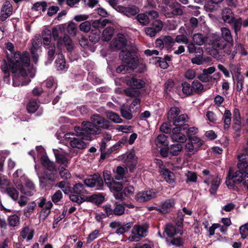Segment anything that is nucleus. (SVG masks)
Returning a JSON list of instances; mask_svg holds the SVG:
<instances>
[{"instance_id":"obj_49","label":"nucleus","mask_w":248,"mask_h":248,"mask_svg":"<svg viewBox=\"0 0 248 248\" xmlns=\"http://www.w3.org/2000/svg\"><path fill=\"white\" fill-rule=\"evenodd\" d=\"M105 200L104 196L102 193L93 195V203L96 205L102 203Z\"/></svg>"},{"instance_id":"obj_26","label":"nucleus","mask_w":248,"mask_h":248,"mask_svg":"<svg viewBox=\"0 0 248 248\" xmlns=\"http://www.w3.org/2000/svg\"><path fill=\"white\" fill-rule=\"evenodd\" d=\"M115 83L117 88L115 89V93L117 94H123L124 93V78L117 77L115 79Z\"/></svg>"},{"instance_id":"obj_45","label":"nucleus","mask_w":248,"mask_h":248,"mask_svg":"<svg viewBox=\"0 0 248 248\" xmlns=\"http://www.w3.org/2000/svg\"><path fill=\"white\" fill-rule=\"evenodd\" d=\"M188 116L186 114H182L177 116L173 121V124L175 126H182L181 123L187 121Z\"/></svg>"},{"instance_id":"obj_57","label":"nucleus","mask_w":248,"mask_h":248,"mask_svg":"<svg viewBox=\"0 0 248 248\" xmlns=\"http://www.w3.org/2000/svg\"><path fill=\"white\" fill-rule=\"evenodd\" d=\"M192 90L197 93H200L203 91V86L198 81H194L192 83Z\"/></svg>"},{"instance_id":"obj_3","label":"nucleus","mask_w":248,"mask_h":248,"mask_svg":"<svg viewBox=\"0 0 248 248\" xmlns=\"http://www.w3.org/2000/svg\"><path fill=\"white\" fill-rule=\"evenodd\" d=\"M138 49L133 42L125 41V72L142 73L147 70L146 65L137 55Z\"/></svg>"},{"instance_id":"obj_32","label":"nucleus","mask_w":248,"mask_h":248,"mask_svg":"<svg viewBox=\"0 0 248 248\" xmlns=\"http://www.w3.org/2000/svg\"><path fill=\"white\" fill-rule=\"evenodd\" d=\"M42 39L43 40L44 47L48 46L51 44L50 38L51 37V32L48 30L46 29L43 31L42 32Z\"/></svg>"},{"instance_id":"obj_40","label":"nucleus","mask_w":248,"mask_h":248,"mask_svg":"<svg viewBox=\"0 0 248 248\" xmlns=\"http://www.w3.org/2000/svg\"><path fill=\"white\" fill-rule=\"evenodd\" d=\"M55 156L57 162L60 164L63 165L65 167H67V165L68 160L67 157L63 154L55 153Z\"/></svg>"},{"instance_id":"obj_10","label":"nucleus","mask_w":248,"mask_h":248,"mask_svg":"<svg viewBox=\"0 0 248 248\" xmlns=\"http://www.w3.org/2000/svg\"><path fill=\"white\" fill-rule=\"evenodd\" d=\"M232 180L235 183H243V185L247 186L248 189V173L244 174L240 171L235 172L232 175H231V171H229V175L226 181L227 185L231 184L230 181Z\"/></svg>"},{"instance_id":"obj_37","label":"nucleus","mask_w":248,"mask_h":248,"mask_svg":"<svg viewBox=\"0 0 248 248\" xmlns=\"http://www.w3.org/2000/svg\"><path fill=\"white\" fill-rule=\"evenodd\" d=\"M36 206L35 202L29 203L28 206L23 210L24 215L27 217H30L31 214L33 212Z\"/></svg>"},{"instance_id":"obj_17","label":"nucleus","mask_w":248,"mask_h":248,"mask_svg":"<svg viewBox=\"0 0 248 248\" xmlns=\"http://www.w3.org/2000/svg\"><path fill=\"white\" fill-rule=\"evenodd\" d=\"M17 71H19V74L20 76H16V74L17 73H12L13 74V85L14 87H18L20 85L21 86H25L28 85L31 81V80L30 78L28 79H26L25 78L27 76L26 75L25 76H23L20 73L19 70H18ZM27 75L28 74L27 73Z\"/></svg>"},{"instance_id":"obj_39","label":"nucleus","mask_w":248,"mask_h":248,"mask_svg":"<svg viewBox=\"0 0 248 248\" xmlns=\"http://www.w3.org/2000/svg\"><path fill=\"white\" fill-rule=\"evenodd\" d=\"M45 47L48 50L47 52L48 60L52 62L54 59V55L56 50L55 43H51V44L49 46H46Z\"/></svg>"},{"instance_id":"obj_52","label":"nucleus","mask_w":248,"mask_h":248,"mask_svg":"<svg viewBox=\"0 0 248 248\" xmlns=\"http://www.w3.org/2000/svg\"><path fill=\"white\" fill-rule=\"evenodd\" d=\"M91 23L89 21H85L81 23L79 25V29L84 32H88L91 31Z\"/></svg>"},{"instance_id":"obj_2","label":"nucleus","mask_w":248,"mask_h":248,"mask_svg":"<svg viewBox=\"0 0 248 248\" xmlns=\"http://www.w3.org/2000/svg\"><path fill=\"white\" fill-rule=\"evenodd\" d=\"M5 45L12 55L11 56L6 52V60L3 59L2 61L0 69L3 74L4 82L9 84L10 70L13 73L17 72L19 70L23 76L27 75V71L25 67L30 66V58L27 51H24L22 53L19 51H15L14 45L11 42L5 43Z\"/></svg>"},{"instance_id":"obj_24","label":"nucleus","mask_w":248,"mask_h":248,"mask_svg":"<svg viewBox=\"0 0 248 248\" xmlns=\"http://www.w3.org/2000/svg\"><path fill=\"white\" fill-rule=\"evenodd\" d=\"M56 66L58 70H65L68 68V65L66 63L64 56L61 54L55 61Z\"/></svg>"},{"instance_id":"obj_56","label":"nucleus","mask_w":248,"mask_h":248,"mask_svg":"<svg viewBox=\"0 0 248 248\" xmlns=\"http://www.w3.org/2000/svg\"><path fill=\"white\" fill-rule=\"evenodd\" d=\"M116 175L114 176V179L116 180H123L124 178V168L122 166H118L116 168Z\"/></svg>"},{"instance_id":"obj_48","label":"nucleus","mask_w":248,"mask_h":248,"mask_svg":"<svg viewBox=\"0 0 248 248\" xmlns=\"http://www.w3.org/2000/svg\"><path fill=\"white\" fill-rule=\"evenodd\" d=\"M170 138L173 141L182 143L185 142L186 140V137L181 133L176 135L171 134Z\"/></svg>"},{"instance_id":"obj_31","label":"nucleus","mask_w":248,"mask_h":248,"mask_svg":"<svg viewBox=\"0 0 248 248\" xmlns=\"http://www.w3.org/2000/svg\"><path fill=\"white\" fill-rule=\"evenodd\" d=\"M192 41L198 46H202L206 41V38L201 33H195L192 36Z\"/></svg>"},{"instance_id":"obj_60","label":"nucleus","mask_w":248,"mask_h":248,"mask_svg":"<svg viewBox=\"0 0 248 248\" xmlns=\"http://www.w3.org/2000/svg\"><path fill=\"white\" fill-rule=\"evenodd\" d=\"M186 177V182H196L197 179V174L193 171H188L185 174Z\"/></svg>"},{"instance_id":"obj_19","label":"nucleus","mask_w":248,"mask_h":248,"mask_svg":"<svg viewBox=\"0 0 248 248\" xmlns=\"http://www.w3.org/2000/svg\"><path fill=\"white\" fill-rule=\"evenodd\" d=\"M175 203V201L173 199L166 200L161 204L159 212L164 214L170 212L174 207Z\"/></svg>"},{"instance_id":"obj_9","label":"nucleus","mask_w":248,"mask_h":248,"mask_svg":"<svg viewBox=\"0 0 248 248\" xmlns=\"http://www.w3.org/2000/svg\"><path fill=\"white\" fill-rule=\"evenodd\" d=\"M85 185L89 187H93L95 189H101L104 186V182L101 175L95 173L89 178L84 179Z\"/></svg>"},{"instance_id":"obj_64","label":"nucleus","mask_w":248,"mask_h":248,"mask_svg":"<svg viewBox=\"0 0 248 248\" xmlns=\"http://www.w3.org/2000/svg\"><path fill=\"white\" fill-rule=\"evenodd\" d=\"M241 237L245 239L248 235V223L241 226L239 229Z\"/></svg>"},{"instance_id":"obj_42","label":"nucleus","mask_w":248,"mask_h":248,"mask_svg":"<svg viewBox=\"0 0 248 248\" xmlns=\"http://www.w3.org/2000/svg\"><path fill=\"white\" fill-rule=\"evenodd\" d=\"M42 45V38L35 36L32 40V46L31 50L38 51V50L41 47Z\"/></svg>"},{"instance_id":"obj_12","label":"nucleus","mask_w":248,"mask_h":248,"mask_svg":"<svg viewBox=\"0 0 248 248\" xmlns=\"http://www.w3.org/2000/svg\"><path fill=\"white\" fill-rule=\"evenodd\" d=\"M157 191L155 189H150L141 191L137 194L136 199L142 202H147L157 197Z\"/></svg>"},{"instance_id":"obj_63","label":"nucleus","mask_w":248,"mask_h":248,"mask_svg":"<svg viewBox=\"0 0 248 248\" xmlns=\"http://www.w3.org/2000/svg\"><path fill=\"white\" fill-rule=\"evenodd\" d=\"M241 117L239 110L235 108L233 111V120L235 124L240 126L241 124Z\"/></svg>"},{"instance_id":"obj_30","label":"nucleus","mask_w":248,"mask_h":248,"mask_svg":"<svg viewBox=\"0 0 248 248\" xmlns=\"http://www.w3.org/2000/svg\"><path fill=\"white\" fill-rule=\"evenodd\" d=\"M226 43L220 37L215 38L212 42V46L217 50H222Z\"/></svg>"},{"instance_id":"obj_27","label":"nucleus","mask_w":248,"mask_h":248,"mask_svg":"<svg viewBox=\"0 0 248 248\" xmlns=\"http://www.w3.org/2000/svg\"><path fill=\"white\" fill-rule=\"evenodd\" d=\"M114 30L111 27H107L102 32V40L108 42L110 41L114 34Z\"/></svg>"},{"instance_id":"obj_47","label":"nucleus","mask_w":248,"mask_h":248,"mask_svg":"<svg viewBox=\"0 0 248 248\" xmlns=\"http://www.w3.org/2000/svg\"><path fill=\"white\" fill-rule=\"evenodd\" d=\"M231 116L232 114L231 111L229 110H226L225 111L223 119L224 122V128L225 129H227L230 125L231 124Z\"/></svg>"},{"instance_id":"obj_5","label":"nucleus","mask_w":248,"mask_h":248,"mask_svg":"<svg viewBox=\"0 0 248 248\" xmlns=\"http://www.w3.org/2000/svg\"><path fill=\"white\" fill-rule=\"evenodd\" d=\"M103 177L105 184L113 192V195L116 199L122 200L124 198V183L122 181L117 182L114 179V176L112 177L111 172L108 170L103 171Z\"/></svg>"},{"instance_id":"obj_55","label":"nucleus","mask_w":248,"mask_h":248,"mask_svg":"<svg viewBox=\"0 0 248 248\" xmlns=\"http://www.w3.org/2000/svg\"><path fill=\"white\" fill-rule=\"evenodd\" d=\"M59 174L61 177L66 180L71 177V173L69 170L63 167H62L59 170Z\"/></svg>"},{"instance_id":"obj_62","label":"nucleus","mask_w":248,"mask_h":248,"mask_svg":"<svg viewBox=\"0 0 248 248\" xmlns=\"http://www.w3.org/2000/svg\"><path fill=\"white\" fill-rule=\"evenodd\" d=\"M182 91L186 95H190L192 92V87L186 82L182 83Z\"/></svg>"},{"instance_id":"obj_7","label":"nucleus","mask_w":248,"mask_h":248,"mask_svg":"<svg viewBox=\"0 0 248 248\" xmlns=\"http://www.w3.org/2000/svg\"><path fill=\"white\" fill-rule=\"evenodd\" d=\"M57 171L44 170L43 174L39 177L40 186L42 188H52L56 181Z\"/></svg>"},{"instance_id":"obj_22","label":"nucleus","mask_w":248,"mask_h":248,"mask_svg":"<svg viewBox=\"0 0 248 248\" xmlns=\"http://www.w3.org/2000/svg\"><path fill=\"white\" fill-rule=\"evenodd\" d=\"M39 101L36 99L31 98L27 105V110L29 113H33L39 107Z\"/></svg>"},{"instance_id":"obj_41","label":"nucleus","mask_w":248,"mask_h":248,"mask_svg":"<svg viewBox=\"0 0 248 248\" xmlns=\"http://www.w3.org/2000/svg\"><path fill=\"white\" fill-rule=\"evenodd\" d=\"M183 149V146L179 143L171 145L169 147V152L173 155H177Z\"/></svg>"},{"instance_id":"obj_4","label":"nucleus","mask_w":248,"mask_h":248,"mask_svg":"<svg viewBox=\"0 0 248 248\" xmlns=\"http://www.w3.org/2000/svg\"><path fill=\"white\" fill-rule=\"evenodd\" d=\"M125 82L129 88L125 90V94L131 97H137L140 94V90L144 87L145 82L135 74H130L125 77Z\"/></svg>"},{"instance_id":"obj_34","label":"nucleus","mask_w":248,"mask_h":248,"mask_svg":"<svg viewBox=\"0 0 248 248\" xmlns=\"http://www.w3.org/2000/svg\"><path fill=\"white\" fill-rule=\"evenodd\" d=\"M106 116L109 120L115 123H120L122 121V119L120 116L112 111L106 112Z\"/></svg>"},{"instance_id":"obj_14","label":"nucleus","mask_w":248,"mask_h":248,"mask_svg":"<svg viewBox=\"0 0 248 248\" xmlns=\"http://www.w3.org/2000/svg\"><path fill=\"white\" fill-rule=\"evenodd\" d=\"M163 27V22L160 20H155L152 25L151 27L146 28L145 31L146 34L150 36H155L157 33L161 31Z\"/></svg>"},{"instance_id":"obj_36","label":"nucleus","mask_w":248,"mask_h":248,"mask_svg":"<svg viewBox=\"0 0 248 248\" xmlns=\"http://www.w3.org/2000/svg\"><path fill=\"white\" fill-rule=\"evenodd\" d=\"M100 30H96V31L91 30L90 34L89 35V40L93 44H96L100 40Z\"/></svg>"},{"instance_id":"obj_18","label":"nucleus","mask_w":248,"mask_h":248,"mask_svg":"<svg viewBox=\"0 0 248 248\" xmlns=\"http://www.w3.org/2000/svg\"><path fill=\"white\" fill-rule=\"evenodd\" d=\"M40 161L44 170L49 171H57L55 163L50 161L48 157L46 155H43L40 158Z\"/></svg>"},{"instance_id":"obj_44","label":"nucleus","mask_w":248,"mask_h":248,"mask_svg":"<svg viewBox=\"0 0 248 248\" xmlns=\"http://www.w3.org/2000/svg\"><path fill=\"white\" fill-rule=\"evenodd\" d=\"M156 145L158 147H161L163 145H167V137L164 134L159 135L155 140Z\"/></svg>"},{"instance_id":"obj_13","label":"nucleus","mask_w":248,"mask_h":248,"mask_svg":"<svg viewBox=\"0 0 248 248\" xmlns=\"http://www.w3.org/2000/svg\"><path fill=\"white\" fill-rule=\"evenodd\" d=\"M238 163L237 167L243 175L248 173V154L245 151L237 155Z\"/></svg>"},{"instance_id":"obj_38","label":"nucleus","mask_w":248,"mask_h":248,"mask_svg":"<svg viewBox=\"0 0 248 248\" xmlns=\"http://www.w3.org/2000/svg\"><path fill=\"white\" fill-rule=\"evenodd\" d=\"M233 47V44L232 43L225 44V46H223V48L222 50H223V52L227 54V55H231V57L232 59L234 58L236 52L233 51L232 52V48Z\"/></svg>"},{"instance_id":"obj_46","label":"nucleus","mask_w":248,"mask_h":248,"mask_svg":"<svg viewBox=\"0 0 248 248\" xmlns=\"http://www.w3.org/2000/svg\"><path fill=\"white\" fill-rule=\"evenodd\" d=\"M187 49L190 53H202L203 52L202 49L200 47H196L194 42L187 44Z\"/></svg>"},{"instance_id":"obj_20","label":"nucleus","mask_w":248,"mask_h":248,"mask_svg":"<svg viewBox=\"0 0 248 248\" xmlns=\"http://www.w3.org/2000/svg\"><path fill=\"white\" fill-rule=\"evenodd\" d=\"M64 43L66 49L69 52H71L73 49L72 40L70 37L67 35H64L63 37H60L57 42V46L60 47Z\"/></svg>"},{"instance_id":"obj_8","label":"nucleus","mask_w":248,"mask_h":248,"mask_svg":"<svg viewBox=\"0 0 248 248\" xmlns=\"http://www.w3.org/2000/svg\"><path fill=\"white\" fill-rule=\"evenodd\" d=\"M202 173L205 176L204 182L207 185H211V188L209 189L210 194L215 195L220 185V179L216 175H211L208 170H203Z\"/></svg>"},{"instance_id":"obj_29","label":"nucleus","mask_w":248,"mask_h":248,"mask_svg":"<svg viewBox=\"0 0 248 248\" xmlns=\"http://www.w3.org/2000/svg\"><path fill=\"white\" fill-rule=\"evenodd\" d=\"M164 232L168 237H171L177 233H180L176 227L171 224H167L165 228Z\"/></svg>"},{"instance_id":"obj_53","label":"nucleus","mask_w":248,"mask_h":248,"mask_svg":"<svg viewBox=\"0 0 248 248\" xmlns=\"http://www.w3.org/2000/svg\"><path fill=\"white\" fill-rule=\"evenodd\" d=\"M114 215L120 216L124 214V202L122 204L115 203V207L113 209Z\"/></svg>"},{"instance_id":"obj_59","label":"nucleus","mask_w":248,"mask_h":248,"mask_svg":"<svg viewBox=\"0 0 248 248\" xmlns=\"http://www.w3.org/2000/svg\"><path fill=\"white\" fill-rule=\"evenodd\" d=\"M198 132V129L197 128L195 127H191L189 128L187 131L186 134L187 135V136L188 137L189 140H193V139L194 138H198L197 137L193 136L195 135H196Z\"/></svg>"},{"instance_id":"obj_33","label":"nucleus","mask_w":248,"mask_h":248,"mask_svg":"<svg viewBox=\"0 0 248 248\" xmlns=\"http://www.w3.org/2000/svg\"><path fill=\"white\" fill-rule=\"evenodd\" d=\"M5 192L10 196L14 201H16L18 200L19 192L14 187H7L5 189Z\"/></svg>"},{"instance_id":"obj_1","label":"nucleus","mask_w":248,"mask_h":248,"mask_svg":"<svg viewBox=\"0 0 248 248\" xmlns=\"http://www.w3.org/2000/svg\"><path fill=\"white\" fill-rule=\"evenodd\" d=\"M91 120L92 122L83 121L81 126H75L74 130L77 137L70 138L68 137L69 134L65 135L66 138L70 140V144L71 147L79 149H84L87 146V143L83 140H92V135L100 134L101 129H109L110 125L108 121L100 115H93Z\"/></svg>"},{"instance_id":"obj_21","label":"nucleus","mask_w":248,"mask_h":248,"mask_svg":"<svg viewBox=\"0 0 248 248\" xmlns=\"http://www.w3.org/2000/svg\"><path fill=\"white\" fill-rule=\"evenodd\" d=\"M18 189L20 190L21 193L28 196H31L33 195L32 191L35 190V186L31 180H28L26 182L25 186L28 188L29 190L26 191L25 188L22 185H18Z\"/></svg>"},{"instance_id":"obj_50","label":"nucleus","mask_w":248,"mask_h":248,"mask_svg":"<svg viewBox=\"0 0 248 248\" xmlns=\"http://www.w3.org/2000/svg\"><path fill=\"white\" fill-rule=\"evenodd\" d=\"M137 18L138 21L142 25H146L150 22V19L146 14H139Z\"/></svg>"},{"instance_id":"obj_35","label":"nucleus","mask_w":248,"mask_h":248,"mask_svg":"<svg viewBox=\"0 0 248 248\" xmlns=\"http://www.w3.org/2000/svg\"><path fill=\"white\" fill-rule=\"evenodd\" d=\"M180 113V109L176 107H171L168 112V119L170 121L173 120L178 116Z\"/></svg>"},{"instance_id":"obj_6","label":"nucleus","mask_w":248,"mask_h":248,"mask_svg":"<svg viewBox=\"0 0 248 248\" xmlns=\"http://www.w3.org/2000/svg\"><path fill=\"white\" fill-rule=\"evenodd\" d=\"M110 46L113 51L121 50L119 57L122 63L116 69L117 73H121L124 70V34L118 33L110 42Z\"/></svg>"},{"instance_id":"obj_16","label":"nucleus","mask_w":248,"mask_h":248,"mask_svg":"<svg viewBox=\"0 0 248 248\" xmlns=\"http://www.w3.org/2000/svg\"><path fill=\"white\" fill-rule=\"evenodd\" d=\"M137 164V157L135 156L134 151L130 152L127 155V158L125 160V168L126 171L128 172V169L129 172H132L133 170L135 168Z\"/></svg>"},{"instance_id":"obj_25","label":"nucleus","mask_w":248,"mask_h":248,"mask_svg":"<svg viewBox=\"0 0 248 248\" xmlns=\"http://www.w3.org/2000/svg\"><path fill=\"white\" fill-rule=\"evenodd\" d=\"M161 174L166 181L169 184H172L175 181L174 173L167 169H164L161 171Z\"/></svg>"},{"instance_id":"obj_23","label":"nucleus","mask_w":248,"mask_h":248,"mask_svg":"<svg viewBox=\"0 0 248 248\" xmlns=\"http://www.w3.org/2000/svg\"><path fill=\"white\" fill-rule=\"evenodd\" d=\"M222 17L225 22L231 23L234 19L232 10L228 8H225L222 10Z\"/></svg>"},{"instance_id":"obj_51","label":"nucleus","mask_w":248,"mask_h":248,"mask_svg":"<svg viewBox=\"0 0 248 248\" xmlns=\"http://www.w3.org/2000/svg\"><path fill=\"white\" fill-rule=\"evenodd\" d=\"M139 12V9L136 6L125 8V15L131 16L136 15Z\"/></svg>"},{"instance_id":"obj_61","label":"nucleus","mask_w":248,"mask_h":248,"mask_svg":"<svg viewBox=\"0 0 248 248\" xmlns=\"http://www.w3.org/2000/svg\"><path fill=\"white\" fill-rule=\"evenodd\" d=\"M8 221L10 226L15 227L19 223V218L16 215H13L9 217Z\"/></svg>"},{"instance_id":"obj_28","label":"nucleus","mask_w":248,"mask_h":248,"mask_svg":"<svg viewBox=\"0 0 248 248\" xmlns=\"http://www.w3.org/2000/svg\"><path fill=\"white\" fill-rule=\"evenodd\" d=\"M221 36L224 41L228 43H232L233 39L230 30L226 27L221 28Z\"/></svg>"},{"instance_id":"obj_43","label":"nucleus","mask_w":248,"mask_h":248,"mask_svg":"<svg viewBox=\"0 0 248 248\" xmlns=\"http://www.w3.org/2000/svg\"><path fill=\"white\" fill-rule=\"evenodd\" d=\"M183 11L180 7H174V8L171 12H166L164 14L168 18H171L175 16H181L183 14Z\"/></svg>"},{"instance_id":"obj_15","label":"nucleus","mask_w":248,"mask_h":248,"mask_svg":"<svg viewBox=\"0 0 248 248\" xmlns=\"http://www.w3.org/2000/svg\"><path fill=\"white\" fill-rule=\"evenodd\" d=\"M193 140H189L185 145V150L186 152L195 154L202 145V141L199 138H194Z\"/></svg>"},{"instance_id":"obj_11","label":"nucleus","mask_w":248,"mask_h":248,"mask_svg":"<svg viewBox=\"0 0 248 248\" xmlns=\"http://www.w3.org/2000/svg\"><path fill=\"white\" fill-rule=\"evenodd\" d=\"M147 229L145 227L135 226L132 229L131 235L128 240L131 242H138L142 237L147 235Z\"/></svg>"},{"instance_id":"obj_58","label":"nucleus","mask_w":248,"mask_h":248,"mask_svg":"<svg viewBox=\"0 0 248 248\" xmlns=\"http://www.w3.org/2000/svg\"><path fill=\"white\" fill-rule=\"evenodd\" d=\"M67 31L70 35L75 36L77 34V25L73 22H70L67 26Z\"/></svg>"},{"instance_id":"obj_54","label":"nucleus","mask_w":248,"mask_h":248,"mask_svg":"<svg viewBox=\"0 0 248 248\" xmlns=\"http://www.w3.org/2000/svg\"><path fill=\"white\" fill-rule=\"evenodd\" d=\"M138 135L136 133H132L131 134H127L125 135V142L132 145L134 143L135 140L137 139Z\"/></svg>"}]
</instances>
